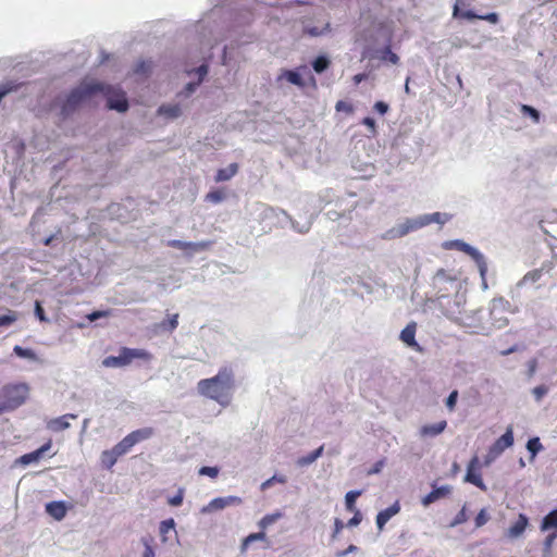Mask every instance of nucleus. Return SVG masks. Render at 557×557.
<instances>
[{
    "instance_id": "obj_32",
    "label": "nucleus",
    "mask_w": 557,
    "mask_h": 557,
    "mask_svg": "<svg viewBox=\"0 0 557 557\" xmlns=\"http://www.w3.org/2000/svg\"><path fill=\"white\" fill-rule=\"evenodd\" d=\"M13 352L18 358L27 359V360L34 361V362L38 361V356L35 352V350L32 349V348H27V347H22L20 345H15L13 347Z\"/></svg>"
},
{
    "instance_id": "obj_58",
    "label": "nucleus",
    "mask_w": 557,
    "mask_h": 557,
    "mask_svg": "<svg viewBox=\"0 0 557 557\" xmlns=\"http://www.w3.org/2000/svg\"><path fill=\"white\" fill-rule=\"evenodd\" d=\"M557 264V253H554L550 260H546L542 263L540 271L543 273H549Z\"/></svg>"
},
{
    "instance_id": "obj_53",
    "label": "nucleus",
    "mask_w": 557,
    "mask_h": 557,
    "mask_svg": "<svg viewBox=\"0 0 557 557\" xmlns=\"http://www.w3.org/2000/svg\"><path fill=\"white\" fill-rule=\"evenodd\" d=\"M184 493L185 490L183 487H180L177 490V493L168 499V504L172 507H180L184 500Z\"/></svg>"
},
{
    "instance_id": "obj_35",
    "label": "nucleus",
    "mask_w": 557,
    "mask_h": 557,
    "mask_svg": "<svg viewBox=\"0 0 557 557\" xmlns=\"http://www.w3.org/2000/svg\"><path fill=\"white\" fill-rule=\"evenodd\" d=\"M153 434V430L151 428H143L135 430L127 434L131 438H133L134 445H136L139 442L146 441L150 438Z\"/></svg>"
},
{
    "instance_id": "obj_34",
    "label": "nucleus",
    "mask_w": 557,
    "mask_h": 557,
    "mask_svg": "<svg viewBox=\"0 0 557 557\" xmlns=\"http://www.w3.org/2000/svg\"><path fill=\"white\" fill-rule=\"evenodd\" d=\"M140 543L144 546V553L141 557H156L154 539L150 534L141 536Z\"/></svg>"
},
{
    "instance_id": "obj_2",
    "label": "nucleus",
    "mask_w": 557,
    "mask_h": 557,
    "mask_svg": "<svg viewBox=\"0 0 557 557\" xmlns=\"http://www.w3.org/2000/svg\"><path fill=\"white\" fill-rule=\"evenodd\" d=\"M234 386V371L232 368L223 367L214 376L200 380L198 382V392L215 400L221 406H227L231 403Z\"/></svg>"
},
{
    "instance_id": "obj_61",
    "label": "nucleus",
    "mask_w": 557,
    "mask_h": 557,
    "mask_svg": "<svg viewBox=\"0 0 557 557\" xmlns=\"http://www.w3.org/2000/svg\"><path fill=\"white\" fill-rule=\"evenodd\" d=\"M354 516L347 521L345 527L347 528H356L358 527L362 521V513L360 510H354Z\"/></svg>"
},
{
    "instance_id": "obj_50",
    "label": "nucleus",
    "mask_w": 557,
    "mask_h": 557,
    "mask_svg": "<svg viewBox=\"0 0 557 557\" xmlns=\"http://www.w3.org/2000/svg\"><path fill=\"white\" fill-rule=\"evenodd\" d=\"M467 245H468V243H466L462 239H453V240L445 242L443 247L445 249H456L458 251L463 252Z\"/></svg>"
},
{
    "instance_id": "obj_24",
    "label": "nucleus",
    "mask_w": 557,
    "mask_h": 557,
    "mask_svg": "<svg viewBox=\"0 0 557 557\" xmlns=\"http://www.w3.org/2000/svg\"><path fill=\"white\" fill-rule=\"evenodd\" d=\"M238 164L237 163H231L226 168H221L216 171L214 181L220 182H226L230 181L232 177H234L238 172Z\"/></svg>"
},
{
    "instance_id": "obj_51",
    "label": "nucleus",
    "mask_w": 557,
    "mask_h": 557,
    "mask_svg": "<svg viewBox=\"0 0 557 557\" xmlns=\"http://www.w3.org/2000/svg\"><path fill=\"white\" fill-rule=\"evenodd\" d=\"M220 473V468L214 466V467H210V466H202L199 468L198 470V474L199 475H206V476H209V478H216Z\"/></svg>"
},
{
    "instance_id": "obj_57",
    "label": "nucleus",
    "mask_w": 557,
    "mask_h": 557,
    "mask_svg": "<svg viewBox=\"0 0 557 557\" xmlns=\"http://www.w3.org/2000/svg\"><path fill=\"white\" fill-rule=\"evenodd\" d=\"M171 530H175V521L173 518H169L160 522L159 531L162 535L166 534Z\"/></svg>"
},
{
    "instance_id": "obj_18",
    "label": "nucleus",
    "mask_w": 557,
    "mask_h": 557,
    "mask_svg": "<svg viewBox=\"0 0 557 557\" xmlns=\"http://www.w3.org/2000/svg\"><path fill=\"white\" fill-rule=\"evenodd\" d=\"M46 512L53 519L61 521L67 512V506L64 500H52L45 505Z\"/></svg>"
},
{
    "instance_id": "obj_41",
    "label": "nucleus",
    "mask_w": 557,
    "mask_h": 557,
    "mask_svg": "<svg viewBox=\"0 0 557 557\" xmlns=\"http://www.w3.org/2000/svg\"><path fill=\"white\" fill-rule=\"evenodd\" d=\"M283 517V513L281 511H275L273 513H268L261 518V520L258 522V525L260 529L264 530L268 527L275 523L278 519Z\"/></svg>"
},
{
    "instance_id": "obj_46",
    "label": "nucleus",
    "mask_w": 557,
    "mask_h": 557,
    "mask_svg": "<svg viewBox=\"0 0 557 557\" xmlns=\"http://www.w3.org/2000/svg\"><path fill=\"white\" fill-rule=\"evenodd\" d=\"M265 537H267V535L263 531H260L257 533H250L248 536H246L243 540L242 550H246L250 543H255L256 541H263V540H265Z\"/></svg>"
},
{
    "instance_id": "obj_21",
    "label": "nucleus",
    "mask_w": 557,
    "mask_h": 557,
    "mask_svg": "<svg viewBox=\"0 0 557 557\" xmlns=\"http://www.w3.org/2000/svg\"><path fill=\"white\" fill-rule=\"evenodd\" d=\"M77 414L75 413H66L64 416L58 417L49 421L48 429L53 432H61L71 426L69 419H76Z\"/></svg>"
},
{
    "instance_id": "obj_59",
    "label": "nucleus",
    "mask_w": 557,
    "mask_h": 557,
    "mask_svg": "<svg viewBox=\"0 0 557 557\" xmlns=\"http://www.w3.org/2000/svg\"><path fill=\"white\" fill-rule=\"evenodd\" d=\"M16 321V314L12 311L0 315V327H7Z\"/></svg>"
},
{
    "instance_id": "obj_63",
    "label": "nucleus",
    "mask_w": 557,
    "mask_h": 557,
    "mask_svg": "<svg viewBox=\"0 0 557 557\" xmlns=\"http://www.w3.org/2000/svg\"><path fill=\"white\" fill-rule=\"evenodd\" d=\"M335 109L337 112L352 113L354 106L345 100H338L335 104Z\"/></svg>"
},
{
    "instance_id": "obj_49",
    "label": "nucleus",
    "mask_w": 557,
    "mask_h": 557,
    "mask_svg": "<svg viewBox=\"0 0 557 557\" xmlns=\"http://www.w3.org/2000/svg\"><path fill=\"white\" fill-rule=\"evenodd\" d=\"M150 72H151V66H150L149 62H147L145 60H140L135 64V67H134L135 74L148 76L150 74Z\"/></svg>"
},
{
    "instance_id": "obj_19",
    "label": "nucleus",
    "mask_w": 557,
    "mask_h": 557,
    "mask_svg": "<svg viewBox=\"0 0 557 557\" xmlns=\"http://www.w3.org/2000/svg\"><path fill=\"white\" fill-rule=\"evenodd\" d=\"M529 525V518L524 513H519L517 521H515L507 530V537L518 539L521 536L527 527Z\"/></svg>"
},
{
    "instance_id": "obj_15",
    "label": "nucleus",
    "mask_w": 557,
    "mask_h": 557,
    "mask_svg": "<svg viewBox=\"0 0 557 557\" xmlns=\"http://www.w3.org/2000/svg\"><path fill=\"white\" fill-rule=\"evenodd\" d=\"M463 253L468 255L476 264L480 275H486L487 273V260L485 256L474 246L468 244L463 250Z\"/></svg>"
},
{
    "instance_id": "obj_45",
    "label": "nucleus",
    "mask_w": 557,
    "mask_h": 557,
    "mask_svg": "<svg viewBox=\"0 0 557 557\" xmlns=\"http://www.w3.org/2000/svg\"><path fill=\"white\" fill-rule=\"evenodd\" d=\"M542 272L540 269H534L529 271L517 284L518 287H521L528 283H535L542 277Z\"/></svg>"
},
{
    "instance_id": "obj_20",
    "label": "nucleus",
    "mask_w": 557,
    "mask_h": 557,
    "mask_svg": "<svg viewBox=\"0 0 557 557\" xmlns=\"http://www.w3.org/2000/svg\"><path fill=\"white\" fill-rule=\"evenodd\" d=\"M232 17V27L238 28L245 25H248L253 20V14L250 8H246L243 12L239 13H231Z\"/></svg>"
},
{
    "instance_id": "obj_43",
    "label": "nucleus",
    "mask_w": 557,
    "mask_h": 557,
    "mask_svg": "<svg viewBox=\"0 0 557 557\" xmlns=\"http://www.w3.org/2000/svg\"><path fill=\"white\" fill-rule=\"evenodd\" d=\"M178 325V314L175 313L159 323V327L164 332H173Z\"/></svg>"
},
{
    "instance_id": "obj_7",
    "label": "nucleus",
    "mask_w": 557,
    "mask_h": 557,
    "mask_svg": "<svg viewBox=\"0 0 557 557\" xmlns=\"http://www.w3.org/2000/svg\"><path fill=\"white\" fill-rule=\"evenodd\" d=\"M273 215L278 220V223L282 226H285L286 224H290L292 228L299 233V234H306L311 228V222L307 221L304 224H300L296 220H294L285 210L278 209V208H269L267 209V216Z\"/></svg>"
},
{
    "instance_id": "obj_4",
    "label": "nucleus",
    "mask_w": 557,
    "mask_h": 557,
    "mask_svg": "<svg viewBox=\"0 0 557 557\" xmlns=\"http://www.w3.org/2000/svg\"><path fill=\"white\" fill-rule=\"evenodd\" d=\"M151 354L146 349L122 347L117 356H108L102 360L106 368H123L132 363L135 359L151 360Z\"/></svg>"
},
{
    "instance_id": "obj_23",
    "label": "nucleus",
    "mask_w": 557,
    "mask_h": 557,
    "mask_svg": "<svg viewBox=\"0 0 557 557\" xmlns=\"http://www.w3.org/2000/svg\"><path fill=\"white\" fill-rule=\"evenodd\" d=\"M281 78H285L289 84L300 88L306 86L299 69L283 70L282 74L278 76V79Z\"/></svg>"
},
{
    "instance_id": "obj_47",
    "label": "nucleus",
    "mask_w": 557,
    "mask_h": 557,
    "mask_svg": "<svg viewBox=\"0 0 557 557\" xmlns=\"http://www.w3.org/2000/svg\"><path fill=\"white\" fill-rule=\"evenodd\" d=\"M468 520L467 515V504L462 506V508L459 510V512L455 516V518L450 521L448 524L449 528H455L459 524L465 523Z\"/></svg>"
},
{
    "instance_id": "obj_16",
    "label": "nucleus",
    "mask_w": 557,
    "mask_h": 557,
    "mask_svg": "<svg viewBox=\"0 0 557 557\" xmlns=\"http://www.w3.org/2000/svg\"><path fill=\"white\" fill-rule=\"evenodd\" d=\"M400 511L399 500L393 503L389 507L377 512L375 523L379 531H382L385 524Z\"/></svg>"
},
{
    "instance_id": "obj_12",
    "label": "nucleus",
    "mask_w": 557,
    "mask_h": 557,
    "mask_svg": "<svg viewBox=\"0 0 557 557\" xmlns=\"http://www.w3.org/2000/svg\"><path fill=\"white\" fill-rule=\"evenodd\" d=\"M243 503V499L238 496H225V497H215L213 498L206 507L201 509V512H211L224 509L228 506H238Z\"/></svg>"
},
{
    "instance_id": "obj_38",
    "label": "nucleus",
    "mask_w": 557,
    "mask_h": 557,
    "mask_svg": "<svg viewBox=\"0 0 557 557\" xmlns=\"http://www.w3.org/2000/svg\"><path fill=\"white\" fill-rule=\"evenodd\" d=\"M362 494L361 490H351L345 495V507L347 511L359 510L356 507L357 498Z\"/></svg>"
},
{
    "instance_id": "obj_17",
    "label": "nucleus",
    "mask_w": 557,
    "mask_h": 557,
    "mask_svg": "<svg viewBox=\"0 0 557 557\" xmlns=\"http://www.w3.org/2000/svg\"><path fill=\"white\" fill-rule=\"evenodd\" d=\"M513 445V431L508 426L503 435H500L490 447L494 449L499 456Z\"/></svg>"
},
{
    "instance_id": "obj_37",
    "label": "nucleus",
    "mask_w": 557,
    "mask_h": 557,
    "mask_svg": "<svg viewBox=\"0 0 557 557\" xmlns=\"http://www.w3.org/2000/svg\"><path fill=\"white\" fill-rule=\"evenodd\" d=\"M209 67H210L209 62L207 60H205L199 66L187 71V74L189 76L196 75L197 82H199L201 84L209 73Z\"/></svg>"
},
{
    "instance_id": "obj_10",
    "label": "nucleus",
    "mask_w": 557,
    "mask_h": 557,
    "mask_svg": "<svg viewBox=\"0 0 557 557\" xmlns=\"http://www.w3.org/2000/svg\"><path fill=\"white\" fill-rule=\"evenodd\" d=\"M195 33L197 34L201 45L212 47V42H216L221 39V37L214 33V28L211 25V22L207 20H201L196 23Z\"/></svg>"
},
{
    "instance_id": "obj_40",
    "label": "nucleus",
    "mask_w": 557,
    "mask_h": 557,
    "mask_svg": "<svg viewBox=\"0 0 557 557\" xmlns=\"http://www.w3.org/2000/svg\"><path fill=\"white\" fill-rule=\"evenodd\" d=\"M226 198V195L223 189L215 188L211 189L205 197V201L211 202L214 205L221 203Z\"/></svg>"
},
{
    "instance_id": "obj_33",
    "label": "nucleus",
    "mask_w": 557,
    "mask_h": 557,
    "mask_svg": "<svg viewBox=\"0 0 557 557\" xmlns=\"http://www.w3.org/2000/svg\"><path fill=\"white\" fill-rule=\"evenodd\" d=\"M331 32V24L326 23L322 28L317 26L306 25L304 26L302 33L309 37L324 36Z\"/></svg>"
},
{
    "instance_id": "obj_3",
    "label": "nucleus",
    "mask_w": 557,
    "mask_h": 557,
    "mask_svg": "<svg viewBox=\"0 0 557 557\" xmlns=\"http://www.w3.org/2000/svg\"><path fill=\"white\" fill-rule=\"evenodd\" d=\"M28 394V386L25 383L9 384L3 386L0 393V414L16 409L24 404Z\"/></svg>"
},
{
    "instance_id": "obj_9",
    "label": "nucleus",
    "mask_w": 557,
    "mask_h": 557,
    "mask_svg": "<svg viewBox=\"0 0 557 557\" xmlns=\"http://www.w3.org/2000/svg\"><path fill=\"white\" fill-rule=\"evenodd\" d=\"M463 481L473 484L483 492H486L487 487L480 472V461L478 456H473L470 459Z\"/></svg>"
},
{
    "instance_id": "obj_25",
    "label": "nucleus",
    "mask_w": 557,
    "mask_h": 557,
    "mask_svg": "<svg viewBox=\"0 0 557 557\" xmlns=\"http://www.w3.org/2000/svg\"><path fill=\"white\" fill-rule=\"evenodd\" d=\"M447 422L445 420L438 421L433 424H425L421 428L420 433L422 436H437L445 431Z\"/></svg>"
},
{
    "instance_id": "obj_42",
    "label": "nucleus",
    "mask_w": 557,
    "mask_h": 557,
    "mask_svg": "<svg viewBox=\"0 0 557 557\" xmlns=\"http://www.w3.org/2000/svg\"><path fill=\"white\" fill-rule=\"evenodd\" d=\"M134 446L133 438H131L128 435H126L122 441H120L117 444L113 446V448L116 450L117 455L123 456L127 454L131 448Z\"/></svg>"
},
{
    "instance_id": "obj_22",
    "label": "nucleus",
    "mask_w": 557,
    "mask_h": 557,
    "mask_svg": "<svg viewBox=\"0 0 557 557\" xmlns=\"http://www.w3.org/2000/svg\"><path fill=\"white\" fill-rule=\"evenodd\" d=\"M424 226L431 223L444 225L453 219V214L447 212H433L421 214Z\"/></svg>"
},
{
    "instance_id": "obj_29",
    "label": "nucleus",
    "mask_w": 557,
    "mask_h": 557,
    "mask_svg": "<svg viewBox=\"0 0 557 557\" xmlns=\"http://www.w3.org/2000/svg\"><path fill=\"white\" fill-rule=\"evenodd\" d=\"M331 65V59L326 53H320L311 61V66L317 74L324 73Z\"/></svg>"
},
{
    "instance_id": "obj_44",
    "label": "nucleus",
    "mask_w": 557,
    "mask_h": 557,
    "mask_svg": "<svg viewBox=\"0 0 557 557\" xmlns=\"http://www.w3.org/2000/svg\"><path fill=\"white\" fill-rule=\"evenodd\" d=\"M453 16L454 17H461V18H465V20H468V21H473V20H479V16L480 14H478L474 10H465V11H461L457 4H455L454 7V11H453Z\"/></svg>"
},
{
    "instance_id": "obj_39",
    "label": "nucleus",
    "mask_w": 557,
    "mask_h": 557,
    "mask_svg": "<svg viewBox=\"0 0 557 557\" xmlns=\"http://www.w3.org/2000/svg\"><path fill=\"white\" fill-rule=\"evenodd\" d=\"M40 459L41 457L39 456V453H37V450L35 449L30 453L20 456L16 459V463L21 466H29L32 463H37Z\"/></svg>"
},
{
    "instance_id": "obj_55",
    "label": "nucleus",
    "mask_w": 557,
    "mask_h": 557,
    "mask_svg": "<svg viewBox=\"0 0 557 557\" xmlns=\"http://www.w3.org/2000/svg\"><path fill=\"white\" fill-rule=\"evenodd\" d=\"M490 515L485 508H482L474 518L475 528H481L487 523Z\"/></svg>"
},
{
    "instance_id": "obj_14",
    "label": "nucleus",
    "mask_w": 557,
    "mask_h": 557,
    "mask_svg": "<svg viewBox=\"0 0 557 557\" xmlns=\"http://www.w3.org/2000/svg\"><path fill=\"white\" fill-rule=\"evenodd\" d=\"M417 323L409 322L400 332L399 339L409 348L421 350L420 345L416 341Z\"/></svg>"
},
{
    "instance_id": "obj_64",
    "label": "nucleus",
    "mask_w": 557,
    "mask_h": 557,
    "mask_svg": "<svg viewBox=\"0 0 557 557\" xmlns=\"http://www.w3.org/2000/svg\"><path fill=\"white\" fill-rule=\"evenodd\" d=\"M314 461H317V459L313 457V455L311 454V451L305 456H301L297 459L296 461V465L298 467H308L310 466L311 463H313Z\"/></svg>"
},
{
    "instance_id": "obj_31",
    "label": "nucleus",
    "mask_w": 557,
    "mask_h": 557,
    "mask_svg": "<svg viewBox=\"0 0 557 557\" xmlns=\"http://www.w3.org/2000/svg\"><path fill=\"white\" fill-rule=\"evenodd\" d=\"M520 112L524 117H529L534 124L541 123L542 113L533 106L520 104Z\"/></svg>"
},
{
    "instance_id": "obj_30",
    "label": "nucleus",
    "mask_w": 557,
    "mask_h": 557,
    "mask_svg": "<svg viewBox=\"0 0 557 557\" xmlns=\"http://www.w3.org/2000/svg\"><path fill=\"white\" fill-rule=\"evenodd\" d=\"M120 455H117L116 450L112 447L109 450H103L101 454V466L102 468L110 470L116 463Z\"/></svg>"
},
{
    "instance_id": "obj_1",
    "label": "nucleus",
    "mask_w": 557,
    "mask_h": 557,
    "mask_svg": "<svg viewBox=\"0 0 557 557\" xmlns=\"http://www.w3.org/2000/svg\"><path fill=\"white\" fill-rule=\"evenodd\" d=\"M101 82L96 79H83L78 85L73 87L64 97H59L60 103L59 116L62 121H66L76 113L84 104L89 102L99 95Z\"/></svg>"
},
{
    "instance_id": "obj_60",
    "label": "nucleus",
    "mask_w": 557,
    "mask_h": 557,
    "mask_svg": "<svg viewBox=\"0 0 557 557\" xmlns=\"http://www.w3.org/2000/svg\"><path fill=\"white\" fill-rule=\"evenodd\" d=\"M457 400H458V391L457 389H454L449 393V395L446 397L445 399V406L449 409V410H454L456 405H457Z\"/></svg>"
},
{
    "instance_id": "obj_52",
    "label": "nucleus",
    "mask_w": 557,
    "mask_h": 557,
    "mask_svg": "<svg viewBox=\"0 0 557 557\" xmlns=\"http://www.w3.org/2000/svg\"><path fill=\"white\" fill-rule=\"evenodd\" d=\"M200 86V83L199 82H188L184 88L182 89V91L180 92L181 96H183L184 98H189L197 89L198 87Z\"/></svg>"
},
{
    "instance_id": "obj_28",
    "label": "nucleus",
    "mask_w": 557,
    "mask_h": 557,
    "mask_svg": "<svg viewBox=\"0 0 557 557\" xmlns=\"http://www.w3.org/2000/svg\"><path fill=\"white\" fill-rule=\"evenodd\" d=\"M540 530L542 532L557 531V507L543 517Z\"/></svg>"
},
{
    "instance_id": "obj_8",
    "label": "nucleus",
    "mask_w": 557,
    "mask_h": 557,
    "mask_svg": "<svg viewBox=\"0 0 557 557\" xmlns=\"http://www.w3.org/2000/svg\"><path fill=\"white\" fill-rule=\"evenodd\" d=\"M211 245V242L202 240V242H185L181 239H170L166 242V246L171 248H176L185 251V256L191 258L195 253L205 251Z\"/></svg>"
},
{
    "instance_id": "obj_13",
    "label": "nucleus",
    "mask_w": 557,
    "mask_h": 557,
    "mask_svg": "<svg viewBox=\"0 0 557 557\" xmlns=\"http://www.w3.org/2000/svg\"><path fill=\"white\" fill-rule=\"evenodd\" d=\"M431 486H432L431 492L428 493L425 496H423L421 499V504L424 507H429L433 503L447 497L453 491V487L448 484L437 486L436 482H433L431 484Z\"/></svg>"
},
{
    "instance_id": "obj_11",
    "label": "nucleus",
    "mask_w": 557,
    "mask_h": 557,
    "mask_svg": "<svg viewBox=\"0 0 557 557\" xmlns=\"http://www.w3.org/2000/svg\"><path fill=\"white\" fill-rule=\"evenodd\" d=\"M447 283L454 284V283H456V278L448 275L444 269L437 270L432 280L433 288L436 290L435 297L437 299H441L446 296L445 292H447L448 288L443 285L447 284Z\"/></svg>"
},
{
    "instance_id": "obj_6",
    "label": "nucleus",
    "mask_w": 557,
    "mask_h": 557,
    "mask_svg": "<svg viewBox=\"0 0 557 557\" xmlns=\"http://www.w3.org/2000/svg\"><path fill=\"white\" fill-rule=\"evenodd\" d=\"M424 227L422 216L417 215L413 218H407L404 222L395 225L394 227L386 231L384 239H395L406 236L407 234Z\"/></svg>"
},
{
    "instance_id": "obj_56",
    "label": "nucleus",
    "mask_w": 557,
    "mask_h": 557,
    "mask_svg": "<svg viewBox=\"0 0 557 557\" xmlns=\"http://www.w3.org/2000/svg\"><path fill=\"white\" fill-rule=\"evenodd\" d=\"M34 314L40 322H49L50 320L46 315L45 309L41 301L36 300L34 306Z\"/></svg>"
},
{
    "instance_id": "obj_26",
    "label": "nucleus",
    "mask_w": 557,
    "mask_h": 557,
    "mask_svg": "<svg viewBox=\"0 0 557 557\" xmlns=\"http://www.w3.org/2000/svg\"><path fill=\"white\" fill-rule=\"evenodd\" d=\"M158 114L170 120H175L182 115V108L178 103L161 104L158 108Z\"/></svg>"
},
{
    "instance_id": "obj_48",
    "label": "nucleus",
    "mask_w": 557,
    "mask_h": 557,
    "mask_svg": "<svg viewBox=\"0 0 557 557\" xmlns=\"http://www.w3.org/2000/svg\"><path fill=\"white\" fill-rule=\"evenodd\" d=\"M557 539V531L550 532L544 540L543 543V557H547L550 553L552 546Z\"/></svg>"
},
{
    "instance_id": "obj_54",
    "label": "nucleus",
    "mask_w": 557,
    "mask_h": 557,
    "mask_svg": "<svg viewBox=\"0 0 557 557\" xmlns=\"http://www.w3.org/2000/svg\"><path fill=\"white\" fill-rule=\"evenodd\" d=\"M111 314V310H94L86 315L89 322H96L99 319L107 318Z\"/></svg>"
},
{
    "instance_id": "obj_62",
    "label": "nucleus",
    "mask_w": 557,
    "mask_h": 557,
    "mask_svg": "<svg viewBox=\"0 0 557 557\" xmlns=\"http://www.w3.org/2000/svg\"><path fill=\"white\" fill-rule=\"evenodd\" d=\"M548 393V387L544 384L537 385L532 389V394L536 401H541L542 398Z\"/></svg>"
},
{
    "instance_id": "obj_27",
    "label": "nucleus",
    "mask_w": 557,
    "mask_h": 557,
    "mask_svg": "<svg viewBox=\"0 0 557 557\" xmlns=\"http://www.w3.org/2000/svg\"><path fill=\"white\" fill-rule=\"evenodd\" d=\"M375 53V57L383 62H389L392 64H398L399 62V57L395 52H393L389 42L385 45L383 48L377 49Z\"/></svg>"
},
{
    "instance_id": "obj_5",
    "label": "nucleus",
    "mask_w": 557,
    "mask_h": 557,
    "mask_svg": "<svg viewBox=\"0 0 557 557\" xmlns=\"http://www.w3.org/2000/svg\"><path fill=\"white\" fill-rule=\"evenodd\" d=\"M100 89L99 95H102L106 98V107L108 110L116 111L119 113H125L128 111L129 101L126 92L122 88L101 82Z\"/></svg>"
},
{
    "instance_id": "obj_36",
    "label": "nucleus",
    "mask_w": 557,
    "mask_h": 557,
    "mask_svg": "<svg viewBox=\"0 0 557 557\" xmlns=\"http://www.w3.org/2000/svg\"><path fill=\"white\" fill-rule=\"evenodd\" d=\"M525 447L530 454L531 460H534L536 455L544 449V447L540 441V437H537V436H533V437L529 438Z\"/></svg>"
}]
</instances>
